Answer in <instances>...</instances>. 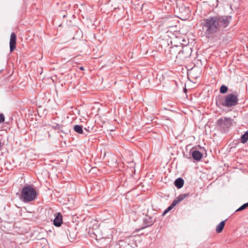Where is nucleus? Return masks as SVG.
Wrapping results in <instances>:
<instances>
[{"mask_svg":"<svg viewBox=\"0 0 248 248\" xmlns=\"http://www.w3.org/2000/svg\"><path fill=\"white\" fill-rule=\"evenodd\" d=\"M232 16L218 15L210 16L201 20L204 35L207 38H213L219 32L229 25Z\"/></svg>","mask_w":248,"mask_h":248,"instance_id":"f257e3e1","label":"nucleus"},{"mask_svg":"<svg viewBox=\"0 0 248 248\" xmlns=\"http://www.w3.org/2000/svg\"><path fill=\"white\" fill-rule=\"evenodd\" d=\"M238 95L237 93H229L226 95H218L216 99L217 106L220 108H231L238 104Z\"/></svg>","mask_w":248,"mask_h":248,"instance_id":"f03ea898","label":"nucleus"},{"mask_svg":"<svg viewBox=\"0 0 248 248\" xmlns=\"http://www.w3.org/2000/svg\"><path fill=\"white\" fill-rule=\"evenodd\" d=\"M36 196V190L28 185L24 186L21 190L20 199L25 202H28L33 201Z\"/></svg>","mask_w":248,"mask_h":248,"instance_id":"7ed1b4c3","label":"nucleus"},{"mask_svg":"<svg viewBox=\"0 0 248 248\" xmlns=\"http://www.w3.org/2000/svg\"><path fill=\"white\" fill-rule=\"evenodd\" d=\"M232 119L231 118L223 117L217 122V127L222 133L226 132L232 124Z\"/></svg>","mask_w":248,"mask_h":248,"instance_id":"20e7f679","label":"nucleus"},{"mask_svg":"<svg viewBox=\"0 0 248 248\" xmlns=\"http://www.w3.org/2000/svg\"><path fill=\"white\" fill-rule=\"evenodd\" d=\"M192 53V49L188 46L183 47L182 49H179L178 55H177V60L175 62L182 64L183 62L187 59L189 58Z\"/></svg>","mask_w":248,"mask_h":248,"instance_id":"39448f33","label":"nucleus"},{"mask_svg":"<svg viewBox=\"0 0 248 248\" xmlns=\"http://www.w3.org/2000/svg\"><path fill=\"white\" fill-rule=\"evenodd\" d=\"M137 247L136 241L132 236L126 238L124 240H120L115 248H135Z\"/></svg>","mask_w":248,"mask_h":248,"instance_id":"423d86ee","label":"nucleus"},{"mask_svg":"<svg viewBox=\"0 0 248 248\" xmlns=\"http://www.w3.org/2000/svg\"><path fill=\"white\" fill-rule=\"evenodd\" d=\"M189 196L188 193H185L183 194H181L179 196H178L177 197L174 199L171 204L169 206L167 209H166L163 215H165L168 212L171 210L174 206H175L178 203H179L180 202L183 201L184 199H185L186 197H188Z\"/></svg>","mask_w":248,"mask_h":248,"instance_id":"0eeeda50","label":"nucleus"},{"mask_svg":"<svg viewBox=\"0 0 248 248\" xmlns=\"http://www.w3.org/2000/svg\"><path fill=\"white\" fill-rule=\"evenodd\" d=\"M180 47L178 46H173L169 48V50L166 51V54L170 59H176L177 60V55H178V52Z\"/></svg>","mask_w":248,"mask_h":248,"instance_id":"6e6552de","label":"nucleus"},{"mask_svg":"<svg viewBox=\"0 0 248 248\" xmlns=\"http://www.w3.org/2000/svg\"><path fill=\"white\" fill-rule=\"evenodd\" d=\"M16 35L14 32L11 34L10 40V52H13L16 48Z\"/></svg>","mask_w":248,"mask_h":248,"instance_id":"1a4fd4ad","label":"nucleus"},{"mask_svg":"<svg viewBox=\"0 0 248 248\" xmlns=\"http://www.w3.org/2000/svg\"><path fill=\"white\" fill-rule=\"evenodd\" d=\"M96 240L98 243V246L101 248H105L108 246L110 238L107 237H102L96 238Z\"/></svg>","mask_w":248,"mask_h":248,"instance_id":"9d476101","label":"nucleus"},{"mask_svg":"<svg viewBox=\"0 0 248 248\" xmlns=\"http://www.w3.org/2000/svg\"><path fill=\"white\" fill-rule=\"evenodd\" d=\"M62 222V217L61 213H58L54 219L53 224L55 226L59 227Z\"/></svg>","mask_w":248,"mask_h":248,"instance_id":"9b49d317","label":"nucleus"},{"mask_svg":"<svg viewBox=\"0 0 248 248\" xmlns=\"http://www.w3.org/2000/svg\"><path fill=\"white\" fill-rule=\"evenodd\" d=\"M192 157L197 161H200L202 158L203 155L200 151H193L191 153Z\"/></svg>","mask_w":248,"mask_h":248,"instance_id":"f8f14e48","label":"nucleus"},{"mask_svg":"<svg viewBox=\"0 0 248 248\" xmlns=\"http://www.w3.org/2000/svg\"><path fill=\"white\" fill-rule=\"evenodd\" d=\"M184 183V180L181 178H177L174 182V185L178 188H181L183 187Z\"/></svg>","mask_w":248,"mask_h":248,"instance_id":"ddd939ff","label":"nucleus"},{"mask_svg":"<svg viewBox=\"0 0 248 248\" xmlns=\"http://www.w3.org/2000/svg\"><path fill=\"white\" fill-rule=\"evenodd\" d=\"M226 220H223L220 222L216 227V231L217 233H220L223 231L225 226Z\"/></svg>","mask_w":248,"mask_h":248,"instance_id":"4468645a","label":"nucleus"},{"mask_svg":"<svg viewBox=\"0 0 248 248\" xmlns=\"http://www.w3.org/2000/svg\"><path fill=\"white\" fill-rule=\"evenodd\" d=\"M73 129L77 133L80 134H84L83 126L82 125H78V124L75 125L74 126Z\"/></svg>","mask_w":248,"mask_h":248,"instance_id":"2eb2a0df","label":"nucleus"},{"mask_svg":"<svg viewBox=\"0 0 248 248\" xmlns=\"http://www.w3.org/2000/svg\"><path fill=\"white\" fill-rule=\"evenodd\" d=\"M228 90V88L226 86L222 85L220 88L219 92L221 93L224 94L227 92Z\"/></svg>","mask_w":248,"mask_h":248,"instance_id":"dca6fc26","label":"nucleus"},{"mask_svg":"<svg viewBox=\"0 0 248 248\" xmlns=\"http://www.w3.org/2000/svg\"><path fill=\"white\" fill-rule=\"evenodd\" d=\"M248 140V136L245 133L241 136V141L243 143H246Z\"/></svg>","mask_w":248,"mask_h":248,"instance_id":"f3484780","label":"nucleus"},{"mask_svg":"<svg viewBox=\"0 0 248 248\" xmlns=\"http://www.w3.org/2000/svg\"><path fill=\"white\" fill-rule=\"evenodd\" d=\"M248 207V202L246 203L243 204L241 206H240L239 208H238L236 210V212L242 211V210L245 209Z\"/></svg>","mask_w":248,"mask_h":248,"instance_id":"a211bd4d","label":"nucleus"},{"mask_svg":"<svg viewBox=\"0 0 248 248\" xmlns=\"http://www.w3.org/2000/svg\"><path fill=\"white\" fill-rule=\"evenodd\" d=\"M5 120L4 116L2 113L0 114V124L4 122Z\"/></svg>","mask_w":248,"mask_h":248,"instance_id":"6ab92c4d","label":"nucleus"},{"mask_svg":"<svg viewBox=\"0 0 248 248\" xmlns=\"http://www.w3.org/2000/svg\"><path fill=\"white\" fill-rule=\"evenodd\" d=\"M84 130H86L87 132H90V130H89L88 128L85 127Z\"/></svg>","mask_w":248,"mask_h":248,"instance_id":"aec40b11","label":"nucleus"},{"mask_svg":"<svg viewBox=\"0 0 248 248\" xmlns=\"http://www.w3.org/2000/svg\"><path fill=\"white\" fill-rule=\"evenodd\" d=\"M79 69H80L81 70H84V68H83V67L81 66V67H79Z\"/></svg>","mask_w":248,"mask_h":248,"instance_id":"412c9836","label":"nucleus"},{"mask_svg":"<svg viewBox=\"0 0 248 248\" xmlns=\"http://www.w3.org/2000/svg\"><path fill=\"white\" fill-rule=\"evenodd\" d=\"M245 134L248 136V130L245 133Z\"/></svg>","mask_w":248,"mask_h":248,"instance_id":"4be33fe9","label":"nucleus"},{"mask_svg":"<svg viewBox=\"0 0 248 248\" xmlns=\"http://www.w3.org/2000/svg\"><path fill=\"white\" fill-rule=\"evenodd\" d=\"M245 134L248 136V130L245 133Z\"/></svg>","mask_w":248,"mask_h":248,"instance_id":"5701e85b","label":"nucleus"},{"mask_svg":"<svg viewBox=\"0 0 248 248\" xmlns=\"http://www.w3.org/2000/svg\"><path fill=\"white\" fill-rule=\"evenodd\" d=\"M172 26H174V25L169 26L170 27H172Z\"/></svg>","mask_w":248,"mask_h":248,"instance_id":"b1692460","label":"nucleus"}]
</instances>
